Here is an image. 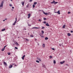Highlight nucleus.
<instances>
[{
  "label": "nucleus",
  "instance_id": "3",
  "mask_svg": "<svg viewBox=\"0 0 73 73\" xmlns=\"http://www.w3.org/2000/svg\"><path fill=\"white\" fill-rule=\"evenodd\" d=\"M50 3L51 4H57V3H58V2H55V1H53L52 2H50Z\"/></svg>",
  "mask_w": 73,
  "mask_h": 73
},
{
  "label": "nucleus",
  "instance_id": "59",
  "mask_svg": "<svg viewBox=\"0 0 73 73\" xmlns=\"http://www.w3.org/2000/svg\"><path fill=\"white\" fill-rule=\"evenodd\" d=\"M18 38H19V37H18Z\"/></svg>",
  "mask_w": 73,
  "mask_h": 73
},
{
  "label": "nucleus",
  "instance_id": "57",
  "mask_svg": "<svg viewBox=\"0 0 73 73\" xmlns=\"http://www.w3.org/2000/svg\"><path fill=\"white\" fill-rule=\"evenodd\" d=\"M12 65H14V64H12Z\"/></svg>",
  "mask_w": 73,
  "mask_h": 73
},
{
  "label": "nucleus",
  "instance_id": "31",
  "mask_svg": "<svg viewBox=\"0 0 73 73\" xmlns=\"http://www.w3.org/2000/svg\"><path fill=\"white\" fill-rule=\"evenodd\" d=\"M43 19L44 20H46V18H44Z\"/></svg>",
  "mask_w": 73,
  "mask_h": 73
},
{
  "label": "nucleus",
  "instance_id": "55",
  "mask_svg": "<svg viewBox=\"0 0 73 73\" xmlns=\"http://www.w3.org/2000/svg\"><path fill=\"white\" fill-rule=\"evenodd\" d=\"M12 11H13V9H12Z\"/></svg>",
  "mask_w": 73,
  "mask_h": 73
},
{
  "label": "nucleus",
  "instance_id": "30",
  "mask_svg": "<svg viewBox=\"0 0 73 73\" xmlns=\"http://www.w3.org/2000/svg\"><path fill=\"white\" fill-rule=\"evenodd\" d=\"M38 21H42V20L41 19H39V20H38Z\"/></svg>",
  "mask_w": 73,
  "mask_h": 73
},
{
  "label": "nucleus",
  "instance_id": "40",
  "mask_svg": "<svg viewBox=\"0 0 73 73\" xmlns=\"http://www.w3.org/2000/svg\"><path fill=\"white\" fill-rule=\"evenodd\" d=\"M29 1V2H32V0H30Z\"/></svg>",
  "mask_w": 73,
  "mask_h": 73
},
{
  "label": "nucleus",
  "instance_id": "27",
  "mask_svg": "<svg viewBox=\"0 0 73 73\" xmlns=\"http://www.w3.org/2000/svg\"><path fill=\"white\" fill-rule=\"evenodd\" d=\"M36 62H38V63H40V62H39V61L38 60H36Z\"/></svg>",
  "mask_w": 73,
  "mask_h": 73
},
{
  "label": "nucleus",
  "instance_id": "52",
  "mask_svg": "<svg viewBox=\"0 0 73 73\" xmlns=\"http://www.w3.org/2000/svg\"><path fill=\"white\" fill-rule=\"evenodd\" d=\"M3 21H5V20H3Z\"/></svg>",
  "mask_w": 73,
  "mask_h": 73
},
{
  "label": "nucleus",
  "instance_id": "20",
  "mask_svg": "<svg viewBox=\"0 0 73 73\" xmlns=\"http://www.w3.org/2000/svg\"><path fill=\"white\" fill-rule=\"evenodd\" d=\"M63 28H65V25H64L63 26H62Z\"/></svg>",
  "mask_w": 73,
  "mask_h": 73
},
{
  "label": "nucleus",
  "instance_id": "36",
  "mask_svg": "<svg viewBox=\"0 0 73 73\" xmlns=\"http://www.w3.org/2000/svg\"><path fill=\"white\" fill-rule=\"evenodd\" d=\"M8 55H10L11 54V53L9 52H8Z\"/></svg>",
  "mask_w": 73,
  "mask_h": 73
},
{
  "label": "nucleus",
  "instance_id": "14",
  "mask_svg": "<svg viewBox=\"0 0 73 73\" xmlns=\"http://www.w3.org/2000/svg\"><path fill=\"white\" fill-rule=\"evenodd\" d=\"M67 35L68 36H70V35H71V34H70V33H68L67 34Z\"/></svg>",
  "mask_w": 73,
  "mask_h": 73
},
{
  "label": "nucleus",
  "instance_id": "56",
  "mask_svg": "<svg viewBox=\"0 0 73 73\" xmlns=\"http://www.w3.org/2000/svg\"><path fill=\"white\" fill-rule=\"evenodd\" d=\"M25 30H26V29H25Z\"/></svg>",
  "mask_w": 73,
  "mask_h": 73
},
{
  "label": "nucleus",
  "instance_id": "18",
  "mask_svg": "<svg viewBox=\"0 0 73 73\" xmlns=\"http://www.w3.org/2000/svg\"><path fill=\"white\" fill-rule=\"evenodd\" d=\"M15 44H16V45H19V43H17V42H16Z\"/></svg>",
  "mask_w": 73,
  "mask_h": 73
},
{
  "label": "nucleus",
  "instance_id": "50",
  "mask_svg": "<svg viewBox=\"0 0 73 73\" xmlns=\"http://www.w3.org/2000/svg\"><path fill=\"white\" fill-rule=\"evenodd\" d=\"M5 20H7V18H5Z\"/></svg>",
  "mask_w": 73,
  "mask_h": 73
},
{
  "label": "nucleus",
  "instance_id": "49",
  "mask_svg": "<svg viewBox=\"0 0 73 73\" xmlns=\"http://www.w3.org/2000/svg\"><path fill=\"white\" fill-rule=\"evenodd\" d=\"M59 46H61V44H59Z\"/></svg>",
  "mask_w": 73,
  "mask_h": 73
},
{
  "label": "nucleus",
  "instance_id": "5",
  "mask_svg": "<svg viewBox=\"0 0 73 73\" xmlns=\"http://www.w3.org/2000/svg\"><path fill=\"white\" fill-rule=\"evenodd\" d=\"M42 67H43V68H46V66L44 64L42 63Z\"/></svg>",
  "mask_w": 73,
  "mask_h": 73
},
{
  "label": "nucleus",
  "instance_id": "2",
  "mask_svg": "<svg viewBox=\"0 0 73 73\" xmlns=\"http://www.w3.org/2000/svg\"><path fill=\"white\" fill-rule=\"evenodd\" d=\"M17 17L15 18V21L14 22V23L13 24V25H15V24H16V22L17 21Z\"/></svg>",
  "mask_w": 73,
  "mask_h": 73
},
{
  "label": "nucleus",
  "instance_id": "34",
  "mask_svg": "<svg viewBox=\"0 0 73 73\" xmlns=\"http://www.w3.org/2000/svg\"><path fill=\"white\" fill-rule=\"evenodd\" d=\"M15 48L16 49H18V48L16 47H15Z\"/></svg>",
  "mask_w": 73,
  "mask_h": 73
},
{
  "label": "nucleus",
  "instance_id": "32",
  "mask_svg": "<svg viewBox=\"0 0 73 73\" xmlns=\"http://www.w3.org/2000/svg\"><path fill=\"white\" fill-rule=\"evenodd\" d=\"M50 12L48 13H47V15H49L50 14Z\"/></svg>",
  "mask_w": 73,
  "mask_h": 73
},
{
  "label": "nucleus",
  "instance_id": "35",
  "mask_svg": "<svg viewBox=\"0 0 73 73\" xmlns=\"http://www.w3.org/2000/svg\"><path fill=\"white\" fill-rule=\"evenodd\" d=\"M44 28H45V27H42V29H44Z\"/></svg>",
  "mask_w": 73,
  "mask_h": 73
},
{
  "label": "nucleus",
  "instance_id": "53",
  "mask_svg": "<svg viewBox=\"0 0 73 73\" xmlns=\"http://www.w3.org/2000/svg\"><path fill=\"white\" fill-rule=\"evenodd\" d=\"M38 45H40V44H39V43H38Z\"/></svg>",
  "mask_w": 73,
  "mask_h": 73
},
{
  "label": "nucleus",
  "instance_id": "4",
  "mask_svg": "<svg viewBox=\"0 0 73 73\" xmlns=\"http://www.w3.org/2000/svg\"><path fill=\"white\" fill-rule=\"evenodd\" d=\"M42 12L45 15H48V13H45L44 11L43 10L42 11Z\"/></svg>",
  "mask_w": 73,
  "mask_h": 73
},
{
  "label": "nucleus",
  "instance_id": "15",
  "mask_svg": "<svg viewBox=\"0 0 73 73\" xmlns=\"http://www.w3.org/2000/svg\"><path fill=\"white\" fill-rule=\"evenodd\" d=\"M53 63L54 64L56 63V60H54Z\"/></svg>",
  "mask_w": 73,
  "mask_h": 73
},
{
  "label": "nucleus",
  "instance_id": "28",
  "mask_svg": "<svg viewBox=\"0 0 73 73\" xmlns=\"http://www.w3.org/2000/svg\"><path fill=\"white\" fill-rule=\"evenodd\" d=\"M50 58H53V57L51 56H50Z\"/></svg>",
  "mask_w": 73,
  "mask_h": 73
},
{
  "label": "nucleus",
  "instance_id": "44",
  "mask_svg": "<svg viewBox=\"0 0 73 73\" xmlns=\"http://www.w3.org/2000/svg\"><path fill=\"white\" fill-rule=\"evenodd\" d=\"M6 46H7V45H6V46H4V47L3 48L5 49V47H6Z\"/></svg>",
  "mask_w": 73,
  "mask_h": 73
},
{
  "label": "nucleus",
  "instance_id": "16",
  "mask_svg": "<svg viewBox=\"0 0 73 73\" xmlns=\"http://www.w3.org/2000/svg\"><path fill=\"white\" fill-rule=\"evenodd\" d=\"M5 31V29H3L1 30V31H2V32Z\"/></svg>",
  "mask_w": 73,
  "mask_h": 73
},
{
  "label": "nucleus",
  "instance_id": "25",
  "mask_svg": "<svg viewBox=\"0 0 73 73\" xmlns=\"http://www.w3.org/2000/svg\"><path fill=\"white\" fill-rule=\"evenodd\" d=\"M48 38L47 37H46L45 38V39L46 40H48Z\"/></svg>",
  "mask_w": 73,
  "mask_h": 73
},
{
  "label": "nucleus",
  "instance_id": "54",
  "mask_svg": "<svg viewBox=\"0 0 73 73\" xmlns=\"http://www.w3.org/2000/svg\"><path fill=\"white\" fill-rule=\"evenodd\" d=\"M15 66H17V65H15Z\"/></svg>",
  "mask_w": 73,
  "mask_h": 73
},
{
  "label": "nucleus",
  "instance_id": "43",
  "mask_svg": "<svg viewBox=\"0 0 73 73\" xmlns=\"http://www.w3.org/2000/svg\"><path fill=\"white\" fill-rule=\"evenodd\" d=\"M70 12H68V14H70Z\"/></svg>",
  "mask_w": 73,
  "mask_h": 73
},
{
  "label": "nucleus",
  "instance_id": "26",
  "mask_svg": "<svg viewBox=\"0 0 73 73\" xmlns=\"http://www.w3.org/2000/svg\"><path fill=\"white\" fill-rule=\"evenodd\" d=\"M4 50H5V48H2L1 50L2 51H4Z\"/></svg>",
  "mask_w": 73,
  "mask_h": 73
},
{
  "label": "nucleus",
  "instance_id": "46",
  "mask_svg": "<svg viewBox=\"0 0 73 73\" xmlns=\"http://www.w3.org/2000/svg\"><path fill=\"white\" fill-rule=\"evenodd\" d=\"M40 58H38V57H37V60H39V59Z\"/></svg>",
  "mask_w": 73,
  "mask_h": 73
},
{
  "label": "nucleus",
  "instance_id": "58",
  "mask_svg": "<svg viewBox=\"0 0 73 73\" xmlns=\"http://www.w3.org/2000/svg\"><path fill=\"white\" fill-rule=\"evenodd\" d=\"M11 1H12V0H11Z\"/></svg>",
  "mask_w": 73,
  "mask_h": 73
},
{
  "label": "nucleus",
  "instance_id": "24",
  "mask_svg": "<svg viewBox=\"0 0 73 73\" xmlns=\"http://www.w3.org/2000/svg\"><path fill=\"white\" fill-rule=\"evenodd\" d=\"M35 7V5H33V8H34Z\"/></svg>",
  "mask_w": 73,
  "mask_h": 73
},
{
  "label": "nucleus",
  "instance_id": "17",
  "mask_svg": "<svg viewBox=\"0 0 73 73\" xmlns=\"http://www.w3.org/2000/svg\"><path fill=\"white\" fill-rule=\"evenodd\" d=\"M25 3V2H22V5H23V6L24 5V3Z\"/></svg>",
  "mask_w": 73,
  "mask_h": 73
},
{
  "label": "nucleus",
  "instance_id": "10",
  "mask_svg": "<svg viewBox=\"0 0 73 73\" xmlns=\"http://www.w3.org/2000/svg\"><path fill=\"white\" fill-rule=\"evenodd\" d=\"M46 25V26H47V27H50V25H49V24H48V23H47Z\"/></svg>",
  "mask_w": 73,
  "mask_h": 73
},
{
  "label": "nucleus",
  "instance_id": "47",
  "mask_svg": "<svg viewBox=\"0 0 73 73\" xmlns=\"http://www.w3.org/2000/svg\"><path fill=\"white\" fill-rule=\"evenodd\" d=\"M70 32H71V33H73V31H70Z\"/></svg>",
  "mask_w": 73,
  "mask_h": 73
},
{
  "label": "nucleus",
  "instance_id": "45",
  "mask_svg": "<svg viewBox=\"0 0 73 73\" xmlns=\"http://www.w3.org/2000/svg\"><path fill=\"white\" fill-rule=\"evenodd\" d=\"M28 26H30V27H31V25H29V24H28Z\"/></svg>",
  "mask_w": 73,
  "mask_h": 73
},
{
  "label": "nucleus",
  "instance_id": "6",
  "mask_svg": "<svg viewBox=\"0 0 73 73\" xmlns=\"http://www.w3.org/2000/svg\"><path fill=\"white\" fill-rule=\"evenodd\" d=\"M54 13H58V15H60V10L58 11L57 12H55Z\"/></svg>",
  "mask_w": 73,
  "mask_h": 73
},
{
  "label": "nucleus",
  "instance_id": "61",
  "mask_svg": "<svg viewBox=\"0 0 73 73\" xmlns=\"http://www.w3.org/2000/svg\"><path fill=\"white\" fill-rule=\"evenodd\" d=\"M28 35H29V34H28Z\"/></svg>",
  "mask_w": 73,
  "mask_h": 73
},
{
  "label": "nucleus",
  "instance_id": "29",
  "mask_svg": "<svg viewBox=\"0 0 73 73\" xmlns=\"http://www.w3.org/2000/svg\"><path fill=\"white\" fill-rule=\"evenodd\" d=\"M30 36H31V37H34V36L32 35H30Z\"/></svg>",
  "mask_w": 73,
  "mask_h": 73
},
{
  "label": "nucleus",
  "instance_id": "19",
  "mask_svg": "<svg viewBox=\"0 0 73 73\" xmlns=\"http://www.w3.org/2000/svg\"><path fill=\"white\" fill-rule=\"evenodd\" d=\"M41 33H42V35H43L44 33V32L43 31H42Z\"/></svg>",
  "mask_w": 73,
  "mask_h": 73
},
{
  "label": "nucleus",
  "instance_id": "42",
  "mask_svg": "<svg viewBox=\"0 0 73 73\" xmlns=\"http://www.w3.org/2000/svg\"><path fill=\"white\" fill-rule=\"evenodd\" d=\"M9 6H10V7H12V5L11 4H10L9 5Z\"/></svg>",
  "mask_w": 73,
  "mask_h": 73
},
{
  "label": "nucleus",
  "instance_id": "39",
  "mask_svg": "<svg viewBox=\"0 0 73 73\" xmlns=\"http://www.w3.org/2000/svg\"><path fill=\"white\" fill-rule=\"evenodd\" d=\"M52 50H55L54 49V48H52Z\"/></svg>",
  "mask_w": 73,
  "mask_h": 73
},
{
  "label": "nucleus",
  "instance_id": "23",
  "mask_svg": "<svg viewBox=\"0 0 73 73\" xmlns=\"http://www.w3.org/2000/svg\"><path fill=\"white\" fill-rule=\"evenodd\" d=\"M42 46L43 48H45V44H43Z\"/></svg>",
  "mask_w": 73,
  "mask_h": 73
},
{
  "label": "nucleus",
  "instance_id": "41",
  "mask_svg": "<svg viewBox=\"0 0 73 73\" xmlns=\"http://www.w3.org/2000/svg\"><path fill=\"white\" fill-rule=\"evenodd\" d=\"M29 7V5H27L26 6V7H27V8H28Z\"/></svg>",
  "mask_w": 73,
  "mask_h": 73
},
{
  "label": "nucleus",
  "instance_id": "1",
  "mask_svg": "<svg viewBox=\"0 0 73 73\" xmlns=\"http://www.w3.org/2000/svg\"><path fill=\"white\" fill-rule=\"evenodd\" d=\"M3 4H4V1H2L0 5V9H2L3 8Z\"/></svg>",
  "mask_w": 73,
  "mask_h": 73
},
{
  "label": "nucleus",
  "instance_id": "48",
  "mask_svg": "<svg viewBox=\"0 0 73 73\" xmlns=\"http://www.w3.org/2000/svg\"><path fill=\"white\" fill-rule=\"evenodd\" d=\"M12 9H14V8H15V7H12Z\"/></svg>",
  "mask_w": 73,
  "mask_h": 73
},
{
  "label": "nucleus",
  "instance_id": "11",
  "mask_svg": "<svg viewBox=\"0 0 73 73\" xmlns=\"http://www.w3.org/2000/svg\"><path fill=\"white\" fill-rule=\"evenodd\" d=\"M64 62H65V61H63L62 62H60V64H64Z\"/></svg>",
  "mask_w": 73,
  "mask_h": 73
},
{
  "label": "nucleus",
  "instance_id": "51",
  "mask_svg": "<svg viewBox=\"0 0 73 73\" xmlns=\"http://www.w3.org/2000/svg\"><path fill=\"white\" fill-rule=\"evenodd\" d=\"M35 41H36V40H37V39L35 38Z\"/></svg>",
  "mask_w": 73,
  "mask_h": 73
},
{
  "label": "nucleus",
  "instance_id": "38",
  "mask_svg": "<svg viewBox=\"0 0 73 73\" xmlns=\"http://www.w3.org/2000/svg\"><path fill=\"white\" fill-rule=\"evenodd\" d=\"M39 60V61H41V59L40 58H39V60Z\"/></svg>",
  "mask_w": 73,
  "mask_h": 73
},
{
  "label": "nucleus",
  "instance_id": "22",
  "mask_svg": "<svg viewBox=\"0 0 73 73\" xmlns=\"http://www.w3.org/2000/svg\"><path fill=\"white\" fill-rule=\"evenodd\" d=\"M37 3L36 2H35L34 3V5H36V4H37Z\"/></svg>",
  "mask_w": 73,
  "mask_h": 73
},
{
  "label": "nucleus",
  "instance_id": "8",
  "mask_svg": "<svg viewBox=\"0 0 73 73\" xmlns=\"http://www.w3.org/2000/svg\"><path fill=\"white\" fill-rule=\"evenodd\" d=\"M39 27H33L31 29H39Z\"/></svg>",
  "mask_w": 73,
  "mask_h": 73
},
{
  "label": "nucleus",
  "instance_id": "37",
  "mask_svg": "<svg viewBox=\"0 0 73 73\" xmlns=\"http://www.w3.org/2000/svg\"><path fill=\"white\" fill-rule=\"evenodd\" d=\"M43 23H44V24H46V21H44Z\"/></svg>",
  "mask_w": 73,
  "mask_h": 73
},
{
  "label": "nucleus",
  "instance_id": "33",
  "mask_svg": "<svg viewBox=\"0 0 73 73\" xmlns=\"http://www.w3.org/2000/svg\"><path fill=\"white\" fill-rule=\"evenodd\" d=\"M25 39L26 40V41H29V39H27V38H26Z\"/></svg>",
  "mask_w": 73,
  "mask_h": 73
},
{
  "label": "nucleus",
  "instance_id": "9",
  "mask_svg": "<svg viewBox=\"0 0 73 73\" xmlns=\"http://www.w3.org/2000/svg\"><path fill=\"white\" fill-rule=\"evenodd\" d=\"M13 66L12 65H10L9 67V68H12Z\"/></svg>",
  "mask_w": 73,
  "mask_h": 73
},
{
  "label": "nucleus",
  "instance_id": "12",
  "mask_svg": "<svg viewBox=\"0 0 73 73\" xmlns=\"http://www.w3.org/2000/svg\"><path fill=\"white\" fill-rule=\"evenodd\" d=\"M4 64L6 65L7 66H8V65H7V63H6L5 62H4Z\"/></svg>",
  "mask_w": 73,
  "mask_h": 73
},
{
  "label": "nucleus",
  "instance_id": "60",
  "mask_svg": "<svg viewBox=\"0 0 73 73\" xmlns=\"http://www.w3.org/2000/svg\"><path fill=\"white\" fill-rule=\"evenodd\" d=\"M62 44H63V43H62Z\"/></svg>",
  "mask_w": 73,
  "mask_h": 73
},
{
  "label": "nucleus",
  "instance_id": "21",
  "mask_svg": "<svg viewBox=\"0 0 73 73\" xmlns=\"http://www.w3.org/2000/svg\"><path fill=\"white\" fill-rule=\"evenodd\" d=\"M39 35H40V37H41L43 38L44 37V36H42V35L40 34Z\"/></svg>",
  "mask_w": 73,
  "mask_h": 73
},
{
  "label": "nucleus",
  "instance_id": "13",
  "mask_svg": "<svg viewBox=\"0 0 73 73\" xmlns=\"http://www.w3.org/2000/svg\"><path fill=\"white\" fill-rule=\"evenodd\" d=\"M25 57V55L23 56L22 57V60H24V57Z\"/></svg>",
  "mask_w": 73,
  "mask_h": 73
},
{
  "label": "nucleus",
  "instance_id": "7",
  "mask_svg": "<svg viewBox=\"0 0 73 73\" xmlns=\"http://www.w3.org/2000/svg\"><path fill=\"white\" fill-rule=\"evenodd\" d=\"M28 19H29V18H30V17L31 16V13H29L28 15Z\"/></svg>",
  "mask_w": 73,
  "mask_h": 73
}]
</instances>
